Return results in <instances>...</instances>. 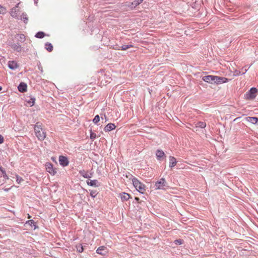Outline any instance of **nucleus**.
Returning a JSON list of instances; mask_svg holds the SVG:
<instances>
[{
  "instance_id": "obj_32",
  "label": "nucleus",
  "mask_w": 258,
  "mask_h": 258,
  "mask_svg": "<svg viewBox=\"0 0 258 258\" xmlns=\"http://www.w3.org/2000/svg\"><path fill=\"white\" fill-rule=\"evenodd\" d=\"M31 226V227L34 226V229L36 228L37 226L36 225L35 222L33 220H30L27 222Z\"/></svg>"
},
{
  "instance_id": "obj_40",
  "label": "nucleus",
  "mask_w": 258,
  "mask_h": 258,
  "mask_svg": "<svg viewBox=\"0 0 258 258\" xmlns=\"http://www.w3.org/2000/svg\"><path fill=\"white\" fill-rule=\"evenodd\" d=\"M105 118V121H107V117H106V115H105V114L104 115L103 117V116H101V119H103V118Z\"/></svg>"
},
{
  "instance_id": "obj_27",
  "label": "nucleus",
  "mask_w": 258,
  "mask_h": 258,
  "mask_svg": "<svg viewBox=\"0 0 258 258\" xmlns=\"http://www.w3.org/2000/svg\"><path fill=\"white\" fill-rule=\"evenodd\" d=\"M206 126V124L205 122L203 121H199L196 124L197 127H200L201 128H204Z\"/></svg>"
},
{
  "instance_id": "obj_20",
  "label": "nucleus",
  "mask_w": 258,
  "mask_h": 258,
  "mask_svg": "<svg viewBox=\"0 0 258 258\" xmlns=\"http://www.w3.org/2000/svg\"><path fill=\"white\" fill-rule=\"evenodd\" d=\"M79 174L85 178H90L92 177L91 174H89L86 171H85L84 170H80L79 171Z\"/></svg>"
},
{
  "instance_id": "obj_36",
  "label": "nucleus",
  "mask_w": 258,
  "mask_h": 258,
  "mask_svg": "<svg viewBox=\"0 0 258 258\" xmlns=\"http://www.w3.org/2000/svg\"><path fill=\"white\" fill-rule=\"evenodd\" d=\"M248 69L246 68H243L242 69V71H241V72H240L239 74L237 73L236 75H243L247 71Z\"/></svg>"
},
{
  "instance_id": "obj_3",
  "label": "nucleus",
  "mask_w": 258,
  "mask_h": 258,
  "mask_svg": "<svg viewBox=\"0 0 258 258\" xmlns=\"http://www.w3.org/2000/svg\"><path fill=\"white\" fill-rule=\"evenodd\" d=\"M257 93V89L252 87L244 94V98L246 100H253L256 97Z\"/></svg>"
},
{
  "instance_id": "obj_43",
  "label": "nucleus",
  "mask_w": 258,
  "mask_h": 258,
  "mask_svg": "<svg viewBox=\"0 0 258 258\" xmlns=\"http://www.w3.org/2000/svg\"><path fill=\"white\" fill-rule=\"evenodd\" d=\"M2 90V87L1 86H0V91H1Z\"/></svg>"
},
{
  "instance_id": "obj_23",
  "label": "nucleus",
  "mask_w": 258,
  "mask_h": 258,
  "mask_svg": "<svg viewBox=\"0 0 258 258\" xmlns=\"http://www.w3.org/2000/svg\"><path fill=\"white\" fill-rule=\"evenodd\" d=\"M19 19L23 20L25 24H27L28 21V18L27 14L26 13H23L22 15L20 16V18H19Z\"/></svg>"
},
{
  "instance_id": "obj_18",
  "label": "nucleus",
  "mask_w": 258,
  "mask_h": 258,
  "mask_svg": "<svg viewBox=\"0 0 258 258\" xmlns=\"http://www.w3.org/2000/svg\"><path fill=\"white\" fill-rule=\"evenodd\" d=\"M11 15L13 18H16L17 19H19V18L18 17V15L17 14V8L14 7L12 9L11 11Z\"/></svg>"
},
{
  "instance_id": "obj_13",
  "label": "nucleus",
  "mask_w": 258,
  "mask_h": 258,
  "mask_svg": "<svg viewBox=\"0 0 258 258\" xmlns=\"http://www.w3.org/2000/svg\"><path fill=\"white\" fill-rule=\"evenodd\" d=\"M27 88V85L26 83L22 82L18 86V90L21 93H24L26 92Z\"/></svg>"
},
{
  "instance_id": "obj_25",
  "label": "nucleus",
  "mask_w": 258,
  "mask_h": 258,
  "mask_svg": "<svg viewBox=\"0 0 258 258\" xmlns=\"http://www.w3.org/2000/svg\"><path fill=\"white\" fill-rule=\"evenodd\" d=\"M17 37H18V40L21 42H23L25 41V36L23 34H18Z\"/></svg>"
},
{
  "instance_id": "obj_22",
  "label": "nucleus",
  "mask_w": 258,
  "mask_h": 258,
  "mask_svg": "<svg viewBox=\"0 0 258 258\" xmlns=\"http://www.w3.org/2000/svg\"><path fill=\"white\" fill-rule=\"evenodd\" d=\"M133 45L132 44H128V45H123L121 46H117L116 49L117 50H125L130 48L133 47Z\"/></svg>"
},
{
  "instance_id": "obj_11",
  "label": "nucleus",
  "mask_w": 258,
  "mask_h": 258,
  "mask_svg": "<svg viewBox=\"0 0 258 258\" xmlns=\"http://www.w3.org/2000/svg\"><path fill=\"white\" fill-rule=\"evenodd\" d=\"M229 80H230L226 78L216 76L215 83L217 84H221L228 82Z\"/></svg>"
},
{
  "instance_id": "obj_33",
  "label": "nucleus",
  "mask_w": 258,
  "mask_h": 258,
  "mask_svg": "<svg viewBox=\"0 0 258 258\" xmlns=\"http://www.w3.org/2000/svg\"><path fill=\"white\" fill-rule=\"evenodd\" d=\"M96 137V135L95 133H94L92 130H90V138L91 140H94Z\"/></svg>"
},
{
  "instance_id": "obj_17",
  "label": "nucleus",
  "mask_w": 258,
  "mask_h": 258,
  "mask_svg": "<svg viewBox=\"0 0 258 258\" xmlns=\"http://www.w3.org/2000/svg\"><path fill=\"white\" fill-rule=\"evenodd\" d=\"M246 120L252 123V124H256L258 121V118L256 117H246Z\"/></svg>"
},
{
  "instance_id": "obj_37",
  "label": "nucleus",
  "mask_w": 258,
  "mask_h": 258,
  "mask_svg": "<svg viewBox=\"0 0 258 258\" xmlns=\"http://www.w3.org/2000/svg\"><path fill=\"white\" fill-rule=\"evenodd\" d=\"M174 242L176 244L180 245L183 243V240L180 239H176L175 240Z\"/></svg>"
},
{
  "instance_id": "obj_34",
  "label": "nucleus",
  "mask_w": 258,
  "mask_h": 258,
  "mask_svg": "<svg viewBox=\"0 0 258 258\" xmlns=\"http://www.w3.org/2000/svg\"><path fill=\"white\" fill-rule=\"evenodd\" d=\"M97 192L96 190H91L90 191V195L91 196V197H92L93 198H94L95 197H96V196H97Z\"/></svg>"
},
{
  "instance_id": "obj_26",
  "label": "nucleus",
  "mask_w": 258,
  "mask_h": 258,
  "mask_svg": "<svg viewBox=\"0 0 258 258\" xmlns=\"http://www.w3.org/2000/svg\"><path fill=\"white\" fill-rule=\"evenodd\" d=\"M45 35V34L44 32L42 31H39L37 33H36L35 37L37 38H43Z\"/></svg>"
},
{
  "instance_id": "obj_41",
  "label": "nucleus",
  "mask_w": 258,
  "mask_h": 258,
  "mask_svg": "<svg viewBox=\"0 0 258 258\" xmlns=\"http://www.w3.org/2000/svg\"><path fill=\"white\" fill-rule=\"evenodd\" d=\"M135 200H136L137 201H139V198H137V197H136V198H135Z\"/></svg>"
},
{
  "instance_id": "obj_4",
  "label": "nucleus",
  "mask_w": 258,
  "mask_h": 258,
  "mask_svg": "<svg viewBox=\"0 0 258 258\" xmlns=\"http://www.w3.org/2000/svg\"><path fill=\"white\" fill-rule=\"evenodd\" d=\"M167 183L164 178H162L160 180L157 181L155 184L156 189H166V187H168Z\"/></svg>"
},
{
  "instance_id": "obj_42",
  "label": "nucleus",
  "mask_w": 258,
  "mask_h": 258,
  "mask_svg": "<svg viewBox=\"0 0 258 258\" xmlns=\"http://www.w3.org/2000/svg\"><path fill=\"white\" fill-rule=\"evenodd\" d=\"M37 1H38L37 0H35V1H34V3H35L36 5H37Z\"/></svg>"
},
{
  "instance_id": "obj_39",
  "label": "nucleus",
  "mask_w": 258,
  "mask_h": 258,
  "mask_svg": "<svg viewBox=\"0 0 258 258\" xmlns=\"http://www.w3.org/2000/svg\"><path fill=\"white\" fill-rule=\"evenodd\" d=\"M4 10L3 8L0 5V14L3 13V11Z\"/></svg>"
},
{
  "instance_id": "obj_7",
  "label": "nucleus",
  "mask_w": 258,
  "mask_h": 258,
  "mask_svg": "<svg viewBox=\"0 0 258 258\" xmlns=\"http://www.w3.org/2000/svg\"><path fill=\"white\" fill-rule=\"evenodd\" d=\"M59 162L60 165L63 167L67 166L69 164V161L67 157L60 155L59 157Z\"/></svg>"
},
{
  "instance_id": "obj_29",
  "label": "nucleus",
  "mask_w": 258,
  "mask_h": 258,
  "mask_svg": "<svg viewBox=\"0 0 258 258\" xmlns=\"http://www.w3.org/2000/svg\"><path fill=\"white\" fill-rule=\"evenodd\" d=\"M35 101V98H31L29 101H27V103L30 105V106H32L34 105V103Z\"/></svg>"
},
{
  "instance_id": "obj_35",
  "label": "nucleus",
  "mask_w": 258,
  "mask_h": 258,
  "mask_svg": "<svg viewBox=\"0 0 258 258\" xmlns=\"http://www.w3.org/2000/svg\"><path fill=\"white\" fill-rule=\"evenodd\" d=\"M23 180V179L21 177L18 175L16 176V181L18 183H20Z\"/></svg>"
},
{
  "instance_id": "obj_1",
  "label": "nucleus",
  "mask_w": 258,
  "mask_h": 258,
  "mask_svg": "<svg viewBox=\"0 0 258 258\" xmlns=\"http://www.w3.org/2000/svg\"><path fill=\"white\" fill-rule=\"evenodd\" d=\"M34 130L35 135L38 139L40 141H43L46 137V133L42 130L41 123L40 122H38L36 123L34 127Z\"/></svg>"
},
{
  "instance_id": "obj_10",
  "label": "nucleus",
  "mask_w": 258,
  "mask_h": 258,
  "mask_svg": "<svg viewBox=\"0 0 258 258\" xmlns=\"http://www.w3.org/2000/svg\"><path fill=\"white\" fill-rule=\"evenodd\" d=\"M8 66L10 69L15 70L19 67L18 63L15 60H10L8 62Z\"/></svg>"
},
{
  "instance_id": "obj_24",
  "label": "nucleus",
  "mask_w": 258,
  "mask_h": 258,
  "mask_svg": "<svg viewBox=\"0 0 258 258\" xmlns=\"http://www.w3.org/2000/svg\"><path fill=\"white\" fill-rule=\"evenodd\" d=\"M45 48L48 51L51 52L53 50V46L51 43L46 42L45 44Z\"/></svg>"
},
{
  "instance_id": "obj_31",
  "label": "nucleus",
  "mask_w": 258,
  "mask_h": 258,
  "mask_svg": "<svg viewBox=\"0 0 258 258\" xmlns=\"http://www.w3.org/2000/svg\"><path fill=\"white\" fill-rule=\"evenodd\" d=\"M100 120V117L99 115H96L93 119V122L95 124H97Z\"/></svg>"
},
{
  "instance_id": "obj_21",
  "label": "nucleus",
  "mask_w": 258,
  "mask_h": 258,
  "mask_svg": "<svg viewBox=\"0 0 258 258\" xmlns=\"http://www.w3.org/2000/svg\"><path fill=\"white\" fill-rule=\"evenodd\" d=\"M143 2V0H135L133 2L131 3L130 5V7L131 8H136L138 6H139L140 4L142 3Z\"/></svg>"
},
{
  "instance_id": "obj_8",
  "label": "nucleus",
  "mask_w": 258,
  "mask_h": 258,
  "mask_svg": "<svg viewBox=\"0 0 258 258\" xmlns=\"http://www.w3.org/2000/svg\"><path fill=\"white\" fill-rule=\"evenodd\" d=\"M9 45L14 51L18 52H20L22 51V47L19 43L10 42Z\"/></svg>"
},
{
  "instance_id": "obj_5",
  "label": "nucleus",
  "mask_w": 258,
  "mask_h": 258,
  "mask_svg": "<svg viewBox=\"0 0 258 258\" xmlns=\"http://www.w3.org/2000/svg\"><path fill=\"white\" fill-rule=\"evenodd\" d=\"M46 171L52 175H54L56 173V169L53 167L52 164L50 162H47L45 164Z\"/></svg>"
},
{
  "instance_id": "obj_38",
  "label": "nucleus",
  "mask_w": 258,
  "mask_h": 258,
  "mask_svg": "<svg viewBox=\"0 0 258 258\" xmlns=\"http://www.w3.org/2000/svg\"><path fill=\"white\" fill-rule=\"evenodd\" d=\"M4 142V138L3 137L0 135V144H2Z\"/></svg>"
},
{
  "instance_id": "obj_28",
  "label": "nucleus",
  "mask_w": 258,
  "mask_h": 258,
  "mask_svg": "<svg viewBox=\"0 0 258 258\" xmlns=\"http://www.w3.org/2000/svg\"><path fill=\"white\" fill-rule=\"evenodd\" d=\"M0 172L2 173V174L3 175L4 178H5L6 179L9 178L8 176L7 175L5 170L2 167H0Z\"/></svg>"
},
{
  "instance_id": "obj_16",
  "label": "nucleus",
  "mask_w": 258,
  "mask_h": 258,
  "mask_svg": "<svg viewBox=\"0 0 258 258\" xmlns=\"http://www.w3.org/2000/svg\"><path fill=\"white\" fill-rule=\"evenodd\" d=\"M169 166L170 168H173L177 164L176 159L175 157H174L173 156H169Z\"/></svg>"
},
{
  "instance_id": "obj_2",
  "label": "nucleus",
  "mask_w": 258,
  "mask_h": 258,
  "mask_svg": "<svg viewBox=\"0 0 258 258\" xmlns=\"http://www.w3.org/2000/svg\"><path fill=\"white\" fill-rule=\"evenodd\" d=\"M132 182L134 186L136 189L140 193L144 194L145 191V185L141 182L137 178L134 177L132 179Z\"/></svg>"
},
{
  "instance_id": "obj_6",
  "label": "nucleus",
  "mask_w": 258,
  "mask_h": 258,
  "mask_svg": "<svg viewBox=\"0 0 258 258\" xmlns=\"http://www.w3.org/2000/svg\"><path fill=\"white\" fill-rule=\"evenodd\" d=\"M156 158L159 161H162L166 158V155L163 150L158 149L155 153Z\"/></svg>"
},
{
  "instance_id": "obj_19",
  "label": "nucleus",
  "mask_w": 258,
  "mask_h": 258,
  "mask_svg": "<svg viewBox=\"0 0 258 258\" xmlns=\"http://www.w3.org/2000/svg\"><path fill=\"white\" fill-rule=\"evenodd\" d=\"M120 197L122 201H127L130 198V195L125 192H122L120 194Z\"/></svg>"
},
{
  "instance_id": "obj_9",
  "label": "nucleus",
  "mask_w": 258,
  "mask_h": 258,
  "mask_svg": "<svg viewBox=\"0 0 258 258\" xmlns=\"http://www.w3.org/2000/svg\"><path fill=\"white\" fill-rule=\"evenodd\" d=\"M202 80L208 83H215L216 76L208 75L204 76Z\"/></svg>"
},
{
  "instance_id": "obj_14",
  "label": "nucleus",
  "mask_w": 258,
  "mask_h": 258,
  "mask_svg": "<svg viewBox=\"0 0 258 258\" xmlns=\"http://www.w3.org/2000/svg\"><path fill=\"white\" fill-rule=\"evenodd\" d=\"M96 252L98 254H101L102 255H105L107 253L106 248L105 246H102L99 247L96 250Z\"/></svg>"
},
{
  "instance_id": "obj_12",
  "label": "nucleus",
  "mask_w": 258,
  "mask_h": 258,
  "mask_svg": "<svg viewBox=\"0 0 258 258\" xmlns=\"http://www.w3.org/2000/svg\"><path fill=\"white\" fill-rule=\"evenodd\" d=\"M87 184L89 186L94 187H98L100 185V183L96 179L88 180L87 181Z\"/></svg>"
},
{
  "instance_id": "obj_30",
  "label": "nucleus",
  "mask_w": 258,
  "mask_h": 258,
  "mask_svg": "<svg viewBox=\"0 0 258 258\" xmlns=\"http://www.w3.org/2000/svg\"><path fill=\"white\" fill-rule=\"evenodd\" d=\"M76 248H77V251H78L79 252H82L84 250L82 244H79V245H77Z\"/></svg>"
},
{
  "instance_id": "obj_15",
  "label": "nucleus",
  "mask_w": 258,
  "mask_h": 258,
  "mask_svg": "<svg viewBox=\"0 0 258 258\" xmlns=\"http://www.w3.org/2000/svg\"><path fill=\"white\" fill-rule=\"evenodd\" d=\"M116 125L114 123H110L107 124L104 128L105 132H108L115 129Z\"/></svg>"
}]
</instances>
